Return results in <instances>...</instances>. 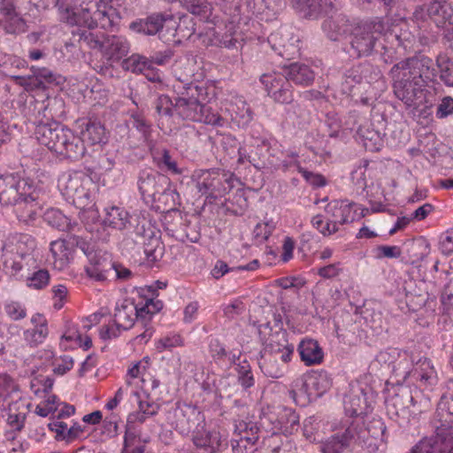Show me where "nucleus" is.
<instances>
[{
  "instance_id": "42",
  "label": "nucleus",
  "mask_w": 453,
  "mask_h": 453,
  "mask_svg": "<svg viewBox=\"0 0 453 453\" xmlns=\"http://www.w3.org/2000/svg\"><path fill=\"white\" fill-rule=\"evenodd\" d=\"M81 134L83 142L87 141L92 145L99 144L105 140V128L98 121L88 120Z\"/></svg>"
},
{
  "instance_id": "49",
  "label": "nucleus",
  "mask_w": 453,
  "mask_h": 453,
  "mask_svg": "<svg viewBox=\"0 0 453 453\" xmlns=\"http://www.w3.org/2000/svg\"><path fill=\"white\" fill-rule=\"evenodd\" d=\"M185 8L194 15L207 17L211 12L208 0H182Z\"/></svg>"
},
{
  "instance_id": "9",
  "label": "nucleus",
  "mask_w": 453,
  "mask_h": 453,
  "mask_svg": "<svg viewBox=\"0 0 453 453\" xmlns=\"http://www.w3.org/2000/svg\"><path fill=\"white\" fill-rule=\"evenodd\" d=\"M388 29V23L376 18L354 28L349 40L351 49L357 57L372 53L376 42Z\"/></svg>"
},
{
  "instance_id": "61",
  "label": "nucleus",
  "mask_w": 453,
  "mask_h": 453,
  "mask_svg": "<svg viewBox=\"0 0 453 453\" xmlns=\"http://www.w3.org/2000/svg\"><path fill=\"white\" fill-rule=\"evenodd\" d=\"M19 388L15 380L7 373H0V396L4 398L12 393H18Z\"/></svg>"
},
{
  "instance_id": "51",
  "label": "nucleus",
  "mask_w": 453,
  "mask_h": 453,
  "mask_svg": "<svg viewBox=\"0 0 453 453\" xmlns=\"http://www.w3.org/2000/svg\"><path fill=\"white\" fill-rule=\"evenodd\" d=\"M57 7L60 17L65 22L71 25H76L77 17L76 11L77 6L74 7L72 4V0H58Z\"/></svg>"
},
{
  "instance_id": "13",
  "label": "nucleus",
  "mask_w": 453,
  "mask_h": 453,
  "mask_svg": "<svg viewBox=\"0 0 453 453\" xmlns=\"http://www.w3.org/2000/svg\"><path fill=\"white\" fill-rule=\"evenodd\" d=\"M70 240L72 244L80 248L88 258V264L85 266L87 275L96 281L106 280L114 266L109 257L101 252H88L89 244L82 237L73 234Z\"/></svg>"
},
{
  "instance_id": "28",
  "label": "nucleus",
  "mask_w": 453,
  "mask_h": 453,
  "mask_svg": "<svg viewBox=\"0 0 453 453\" xmlns=\"http://www.w3.org/2000/svg\"><path fill=\"white\" fill-rule=\"evenodd\" d=\"M163 308V303L160 300L153 298L148 299L143 306L140 308V317L142 318V327L144 332L138 334L135 340L140 342H147L151 338L153 331L150 326L152 316Z\"/></svg>"
},
{
  "instance_id": "62",
  "label": "nucleus",
  "mask_w": 453,
  "mask_h": 453,
  "mask_svg": "<svg viewBox=\"0 0 453 453\" xmlns=\"http://www.w3.org/2000/svg\"><path fill=\"white\" fill-rule=\"evenodd\" d=\"M4 311L12 320H20L27 316V310L19 302L11 301L4 304Z\"/></svg>"
},
{
  "instance_id": "7",
  "label": "nucleus",
  "mask_w": 453,
  "mask_h": 453,
  "mask_svg": "<svg viewBox=\"0 0 453 453\" xmlns=\"http://www.w3.org/2000/svg\"><path fill=\"white\" fill-rule=\"evenodd\" d=\"M433 432L428 437L453 453V397L443 395L438 403L437 409L430 420Z\"/></svg>"
},
{
  "instance_id": "22",
  "label": "nucleus",
  "mask_w": 453,
  "mask_h": 453,
  "mask_svg": "<svg viewBox=\"0 0 453 453\" xmlns=\"http://www.w3.org/2000/svg\"><path fill=\"white\" fill-rule=\"evenodd\" d=\"M415 405L411 390L408 388H400L395 395L386 400V407L391 418H407L414 413L411 406Z\"/></svg>"
},
{
  "instance_id": "3",
  "label": "nucleus",
  "mask_w": 453,
  "mask_h": 453,
  "mask_svg": "<svg viewBox=\"0 0 453 453\" xmlns=\"http://www.w3.org/2000/svg\"><path fill=\"white\" fill-rule=\"evenodd\" d=\"M35 135L40 144L63 158L79 160L85 154L86 149L81 138L59 122L38 124Z\"/></svg>"
},
{
  "instance_id": "23",
  "label": "nucleus",
  "mask_w": 453,
  "mask_h": 453,
  "mask_svg": "<svg viewBox=\"0 0 453 453\" xmlns=\"http://www.w3.org/2000/svg\"><path fill=\"white\" fill-rule=\"evenodd\" d=\"M293 344L288 342L286 331H277L268 337L261 353L281 357L282 360H291Z\"/></svg>"
},
{
  "instance_id": "53",
  "label": "nucleus",
  "mask_w": 453,
  "mask_h": 453,
  "mask_svg": "<svg viewBox=\"0 0 453 453\" xmlns=\"http://www.w3.org/2000/svg\"><path fill=\"white\" fill-rule=\"evenodd\" d=\"M49 334L48 327L37 326L24 331V339L31 347L42 343Z\"/></svg>"
},
{
  "instance_id": "63",
  "label": "nucleus",
  "mask_w": 453,
  "mask_h": 453,
  "mask_svg": "<svg viewBox=\"0 0 453 453\" xmlns=\"http://www.w3.org/2000/svg\"><path fill=\"white\" fill-rule=\"evenodd\" d=\"M131 119L133 127L147 140L150 135L151 125L139 113L132 114Z\"/></svg>"
},
{
  "instance_id": "18",
  "label": "nucleus",
  "mask_w": 453,
  "mask_h": 453,
  "mask_svg": "<svg viewBox=\"0 0 453 453\" xmlns=\"http://www.w3.org/2000/svg\"><path fill=\"white\" fill-rule=\"evenodd\" d=\"M364 416H349L342 418V449L349 448L354 450L363 447L366 440Z\"/></svg>"
},
{
  "instance_id": "57",
  "label": "nucleus",
  "mask_w": 453,
  "mask_h": 453,
  "mask_svg": "<svg viewBox=\"0 0 453 453\" xmlns=\"http://www.w3.org/2000/svg\"><path fill=\"white\" fill-rule=\"evenodd\" d=\"M382 35L386 36L387 40L392 44L395 42L396 46L403 47L405 50L411 46V35L409 33L398 34L395 28L389 29L388 26L387 31Z\"/></svg>"
},
{
  "instance_id": "1",
  "label": "nucleus",
  "mask_w": 453,
  "mask_h": 453,
  "mask_svg": "<svg viewBox=\"0 0 453 453\" xmlns=\"http://www.w3.org/2000/svg\"><path fill=\"white\" fill-rule=\"evenodd\" d=\"M395 96L407 108H417L426 88L437 83L434 60L424 54L406 58L388 72Z\"/></svg>"
},
{
  "instance_id": "46",
  "label": "nucleus",
  "mask_w": 453,
  "mask_h": 453,
  "mask_svg": "<svg viewBox=\"0 0 453 453\" xmlns=\"http://www.w3.org/2000/svg\"><path fill=\"white\" fill-rule=\"evenodd\" d=\"M357 132L362 138L365 150L371 151L380 150L382 142L380 132L371 129L369 127L365 126H360Z\"/></svg>"
},
{
  "instance_id": "56",
  "label": "nucleus",
  "mask_w": 453,
  "mask_h": 453,
  "mask_svg": "<svg viewBox=\"0 0 453 453\" xmlns=\"http://www.w3.org/2000/svg\"><path fill=\"white\" fill-rule=\"evenodd\" d=\"M311 224L323 235H329L338 230V223L336 221L325 220L320 215L314 216L311 219Z\"/></svg>"
},
{
  "instance_id": "39",
  "label": "nucleus",
  "mask_w": 453,
  "mask_h": 453,
  "mask_svg": "<svg viewBox=\"0 0 453 453\" xmlns=\"http://www.w3.org/2000/svg\"><path fill=\"white\" fill-rule=\"evenodd\" d=\"M43 218L47 224L61 231H74L78 226L75 222L72 223L71 219L58 209H48Z\"/></svg>"
},
{
  "instance_id": "36",
  "label": "nucleus",
  "mask_w": 453,
  "mask_h": 453,
  "mask_svg": "<svg viewBox=\"0 0 453 453\" xmlns=\"http://www.w3.org/2000/svg\"><path fill=\"white\" fill-rule=\"evenodd\" d=\"M33 251H28L27 255H24L15 260L14 266H4V268L14 277L20 280H26L25 275L32 273L38 268L39 265L36 258L32 254Z\"/></svg>"
},
{
  "instance_id": "26",
  "label": "nucleus",
  "mask_w": 453,
  "mask_h": 453,
  "mask_svg": "<svg viewBox=\"0 0 453 453\" xmlns=\"http://www.w3.org/2000/svg\"><path fill=\"white\" fill-rule=\"evenodd\" d=\"M271 41L274 42V48L279 50V55L287 59H291L300 54V40L288 31L281 34L271 35Z\"/></svg>"
},
{
  "instance_id": "44",
  "label": "nucleus",
  "mask_w": 453,
  "mask_h": 453,
  "mask_svg": "<svg viewBox=\"0 0 453 453\" xmlns=\"http://www.w3.org/2000/svg\"><path fill=\"white\" fill-rule=\"evenodd\" d=\"M278 422L285 433L292 434L299 426V415L288 407H281L278 413Z\"/></svg>"
},
{
  "instance_id": "19",
  "label": "nucleus",
  "mask_w": 453,
  "mask_h": 453,
  "mask_svg": "<svg viewBox=\"0 0 453 453\" xmlns=\"http://www.w3.org/2000/svg\"><path fill=\"white\" fill-rule=\"evenodd\" d=\"M59 187L64 196L72 200L77 208L85 209L90 204V194L84 188L81 176L77 174L63 176L59 180Z\"/></svg>"
},
{
  "instance_id": "34",
  "label": "nucleus",
  "mask_w": 453,
  "mask_h": 453,
  "mask_svg": "<svg viewBox=\"0 0 453 453\" xmlns=\"http://www.w3.org/2000/svg\"><path fill=\"white\" fill-rule=\"evenodd\" d=\"M412 376L423 387L434 386L438 380L434 367L427 358L419 359L417 362L412 371Z\"/></svg>"
},
{
  "instance_id": "24",
  "label": "nucleus",
  "mask_w": 453,
  "mask_h": 453,
  "mask_svg": "<svg viewBox=\"0 0 453 453\" xmlns=\"http://www.w3.org/2000/svg\"><path fill=\"white\" fill-rule=\"evenodd\" d=\"M351 388L349 394L344 396V417L349 416H366V398L363 389L357 385L350 384Z\"/></svg>"
},
{
  "instance_id": "14",
  "label": "nucleus",
  "mask_w": 453,
  "mask_h": 453,
  "mask_svg": "<svg viewBox=\"0 0 453 453\" xmlns=\"http://www.w3.org/2000/svg\"><path fill=\"white\" fill-rule=\"evenodd\" d=\"M167 422L180 434H192L204 421L202 412L195 406L178 404L167 412Z\"/></svg>"
},
{
  "instance_id": "59",
  "label": "nucleus",
  "mask_w": 453,
  "mask_h": 453,
  "mask_svg": "<svg viewBox=\"0 0 453 453\" xmlns=\"http://www.w3.org/2000/svg\"><path fill=\"white\" fill-rule=\"evenodd\" d=\"M238 381L245 389L254 386L255 379L250 370V365L245 361L238 365Z\"/></svg>"
},
{
  "instance_id": "52",
  "label": "nucleus",
  "mask_w": 453,
  "mask_h": 453,
  "mask_svg": "<svg viewBox=\"0 0 453 453\" xmlns=\"http://www.w3.org/2000/svg\"><path fill=\"white\" fill-rule=\"evenodd\" d=\"M150 60L140 55H132L124 62L125 68L132 73H142L150 67Z\"/></svg>"
},
{
  "instance_id": "6",
  "label": "nucleus",
  "mask_w": 453,
  "mask_h": 453,
  "mask_svg": "<svg viewBox=\"0 0 453 453\" xmlns=\"http://www.w3.org/2000/svg\"><path fill=\"white\" fill-rule=\"evenodd\" d=\"M192 180L201 195L218 198L234 188V174L219 168L198 169L193 173Z\"/></svg>"
},
{
  "instance_id": "50",
  "label": "nucleus",
  "mask_w": 453,
  "mask_h": 453,
  "mask_svg": "<svg viewBox=\"0 0 453 453\" xmlns=\"http://www.w3.org/2000/svg\"><path fill=\"white\" fill-rule=\"evenodd\" d=\"M157 166L171 174L181 175L183 173V169L178 166L176 160L173 158L166 149L163 150L161 157L157 161Z\"/></svg>"
},
{
  "instance_id": "25",
  "label": "nucleus",
  "mask_w": 453,
  "mask_h": 453,
  "mask_svg": "<svg viewBox=\"0 0 453 453\" xmlns=\"http://www.w3.org/2000/svg\"><path fill=\"white\" fill-rule=\"evenodd\" d=\"M192 441L196 447L207 449L210 453H215L221 447V434L216 430H206L205 422L198 426L191 434Z\"/></svg>"
},
{
  "instance_id": "43",
  "label": "nucleus",
  "mask_w": 453,
  "mask_h": 453,
  "mask_svg": "<svg viewBox=\"0 0 453 453\" xmlns=\"http://www.w3.org/2000/svg\"><path fill=\"white\" fill-rule=\"evenodd\" d=\"M342 81V93L353 96L356 90L360 91V85L363 80L359 67H353L346 72Z\"/></svg>"
},
{
  "instance_id": "21",
  "label": "nucleus",
  "mask_w": 453,
  "mask_h": 453,
  "mask_svg": "<svg viewBox=\"0 0 453 453\" xmlns=\"http://www.w3.org/2000/svg\"><path fill=\"white\" fill-rule=\"evenodd\" d=\"M27 186V182L18 175L0 176V203L6 206L15 205L23 196H26Z\"/></svg>"
},
{
  "instance_id": "64",
  "label": "nucleus",
  "mask_w": 453,
  "mask_h": 453,
  "mask_svg": "<svg viewBox=\"0 0 453 453\" xmlns=\"http://www.w3.org/2000/svg\"><path fill=\"white\" fill-rule=\"evenodd\" d=\"M24 28V20L16 15L9 17L4 24V29L8 34H18L23 32Z\"/></svg>"
},
{
  "instance_id": "17",
  "label": "nucleus",
  "mask_w": 453,
  "mask_h": 453,
  "mask_svg": "<svg viewBox=\"0 0 453 453\" xmlns=\"http://www.w3.org/2000/svg\"><path fill=\"white\" fill-rule=\"evenodd\" d=\"M35 247L34 238L24 234H15L8 236L2 246V260L4 266H14L15 260Z\"/></svg>"
},
{
  "instance_id": "29",
  "label": "nucleus",
  "mask_w": 453,
  "mask_h": 453,
  "mask_svg": "<svg viewBox=\"0 0 453 453\" xmlns=\"http://www.w3.org/2000/svg\"><path fill=\"white\" fill-rule=\"evenodd\" d=\"M283 71L288 81L296 85L310 86L315 79L314 72L308 65L303 63H290L283 66Z\"/></svg>"
},
{
  "instance_id": "60",
  "label": "nucleus",
  "mask_w": 453,
  "mask_h": 453,
  "mask_svg": "<svg viewBox=\"0 0 453 453\" xmlns=\"http://www.w3.org/2000/svg\"><path fill=\"white\" fill-rule=\"evenodd\" d=\"M155 109L158 115L171 117L174 112V103L168 96L162 95L156 100Z\"/></svg>"
},
{
  "instance_id": "58",
  "label": "nucleus",
  "mask_w": 453,
  "mask_h": 453,
  "mask_svg": "<svg viewBox=\"0 0 453 453\" xmlns=\"http://www.w3.org/2000/svg\"><path fill=\"white\" fill-rule=\"evenodd\" d=\"M34 74L33 79H36L39 81L36 89H45L48 84L55 82L56 78L53 73L47 68H36L33 67Z\"/></svg>"
},
{
  "instance_id": "15",
  "label": "nucleus",
  "mask_w": 453,
  "mask_h": 453,
  "mask_svg": "<svg viewBox=\"0 0 453 453\" xmlns=\"http://www.w3.org/2000/svg\"><path fill=\"white\" fill-rule=\"evenodd\" d=\"M141 223L136 226V230L130 231V238L135 244L142 246L149 261H157L163 256L164 245L148 220H142Z\"/></svg>"
},
{
  "instance_id": "48",
  "label": "nucleus",
  "mask_w": 453,
  "mask_h": 453,
  "mask_svg": "<svg viewBox=\"0 0 453 453\" xmlns=\"http://www.w3.org/2000/svg\"><path fill=\"white\" fill-rule=\"evenodd\" d=\"M26 276L27 285L35 289H42L50 283V273L47 269H42L38 266L37 269L32 273H28Z\"/></svg>"
},
{
  "instance_id": "33",
  "label": "nucleus",
  "mask_w": 453,
  "mask_h": 453,
  "mask_svg": "<svg viewBox=\"0 0 453 453\" xmlns=\"http://www.w3.org/2000/svg\"><path fill=\"white\" fill-rule=\"evenodd\" d=\"M289 361L290 360H282L281 357L261 353L258 364L262 372L265 376L278 379L284 375Z\"/></svg>"
},
{
  "instance_id": "16",
  "label": "nucleus",
  "mask_w": 453,
  "mask_h": 453,
  "mask_svg": "<svg viewBox=\"0 0 453 453\" xmlns=\"http://www.w3.org/2000/svg\"><path fill=\"white\" fill-rule=\"evenodd\" d=\"M267 96L275 103L291 104L294 100L292 86L284 73L272 72L260 76Z\"/></svg>"
},
{
  "instance_id": "27",
  "label": "nucleus",
  "mask_w": 453,
  "mask_h": 453,
  "mask_svg": "<svg viewBox=\"0 0 453 453\" xmlns=\"http://www.w3.org/2000/svg\"><path fill=\"white\" fill-rule=\"evenodd\" d=\"M235 429L241 434V439L232 440L231 446L234 453H243L242 448H247V444L254 445L258 440V427L256 423L242 420L235 425Z\"/></svg>"
},
{
  "instance_id": "8",
  "label": "nucleus",
  "mask_w": 453,
  "mask_h": 453,
  "mask_svg": "<svg viewBox=\"0 0 453 453\" xmlns=\"http://www.w3.org/2000/svg\"><path fill=\"white\" fill-rule=\"evenodd\" d=\"M329 388L330 381L326 374L309 373L295 380L289 396L296 404L304 407L323 395Z\"/></svg>"
},
{
  "instance_id": "55",
  "label": "nucleus",
  "mask_w": 453,
  "mask_h": 453,
  "mask_svg": "<svg viewBox=\"0 0 453 453\" xmlns=\"http://www.w3.org/2000/svg\"><path fill=\"white\" fill-rule=\"evenodd\" d=\"M64 102L58 97H48L44 106V117L48 119L60 118L64 113Z\"/></svg>"
},
{
  "instance_id": "30",
  "label": "nucleus",
  "mask_w": 453,
  "mask_h": 453,
  "mask_svg": "<svg viewBox=\"0 0 453 453\" xmlns=\"http://www.w3.org/2000/svg\"><path fill=\"white\" fill-rule=\"evenodd\" d=\"M426 14L438 27L453 26V6L446 1L434 0L426 9Z\"/></svg>"
},
{
  "instance_id": "2",
  "label": "nucleus",
  "mask_w": 453,
  "mask_h": 453,
  "mask_svg": "<svg viewBox=\"0 0 453 453\" xmlns=\"http://www.w3.org/2000/svg\"><path fill=\"white\" fill-rule=\"evenodd\" d=\"M174 88L179 95L175 98L174 112L179 118L211 126L224 125V119L203 104L207 96L204 87L179 80Z\"/></svg>"
},
{
  "instance_id": "40",
  "label": "nucleus",
  "mask_w": 453,
  "mask_h": 453,
  "mask_svg": "<svg viewBox=\"0 0 453 453\" xmlns=\"http://www.w3.org/2000/svg\"><path fill=\"white\" fill-rule=\"evenodd\" d=\"M325 12L331 14L328 16L322 24V30L326 34V37L331 41H338L340 32L338 24L337 10L334 5L330 3L325 4Z\"/></svg>"
},
{
  "instance_id": "38",
  "label": "nucleus",
  "mask_w": 453,
  "mask_h": 453,
  "mask_svg": "<svg viewBox=\"0 0 453 453\" xmlns=\"http://www.w3.org/2000/svg\"><path fill=\"white\" fill-rule=\"evenodd\" d=\"M27 405L20 396L8 403L9 415L7 423L17 431H20L24 426Z\"/></svg>"
},
{
  "instance_id": "32",
  "label": "nucleus",
  "mask_w": 453,
  "mask_h": 453,
  "mask_svg": "<svg viewBox=\"0 0 453 453\" xmlns=\"http://www.w3.org/2000/svg\"><path fill=\"white\" fill-rule=\"evenodd\" d=\"M15 205L18 219L27 224L33 222L42 211L41 205L32 194L26 193Z\"/></svg>"
},
{
  "instance_id": "4",
  "label": "nucleus",
  "mask_w": 453,
  "mask_h": 453,
  "mask_svg": "<svg viewBox=\"0 0 453 453\" xmlns=\"http://www.w3.org/2000/svg\"><path fill=\"white\" fill-rule=\"evenodd\" d=\"M71 35L73 44L98 51L108 60H119L129 51V42L123 36L81 28L71 31Z\"/></svg>"
},
{
  "instance_id": "54",
  "label": "nucleus",
  "mask_w": 453,
  "mask_h": 453,
  "mask_svg": "<svg viewBox=\"0 0 453 453\" xmlns=\"http://www.w3.org/2000/svg\"><path fill=\"white\" fill-rule=\"evenodd\" d=\"M366 435L369 434L372 438L383 441L385 440V433L387 426L380 418H372L369 420L366 426H365Z\"/></svg>"
},
{
  "instance_id": "45",
  "label": "nucleus",
  "mask_w": 453,
  "mask_h": 453,
  "mask_svg": "<svg viewBox=\"0 0 453 453\" xmlns=\"http://www.w3.org/2000/svg\"><path fill=\"white\" fill-rule=\"evenodd\" d=\"M293 6L301 15L310 19H317L321 11H325L322 0H296Z\"/></svg>"
},
{
  "instance_id": "35",
  "label": "nucleus",
  "mask_w": 453,
  "mask_h": 453,
  "mask_svg": "<svg viewBox=\"0 0 453 453\" xmlns=\"http://www.w3.org/2000/svg\"><path fill=\"white\" fill-rule=\"evenodd\" d=\"M355 312H358L360 314L366 326L375 334L381 333L385 328L386 320L379 309H376L372 305L365 304L359 311L358 308L356 307Z\"/></svg>"
},
{
  "instance_id": "31",
  "label": "nucleus",
  "mask_w": 453,
  "mask_h": 453,
  "mask_svg": "<svg viewBox=\"0 0 453 453\" xmlns=\"http://www.w3.org/2000/svg\"><path fill=\"white\" fill-rule=\"evenodd\" d=\"M297 351L302 362L307 366L319 365L323 361V350L316 340L310 338L302 340Z\"/></svg>"
},
{
  "instance_id": "11",
  "label": "nucleus",
  "mask_w": 453,
  "mask_h": 453,
  "mask_svg": "<svg viewBox=\"0 0 453 453\" xmlns=\"http://www.w3.org/2000/svg\"><path fill=\"white\" fill-rule=\"evenodd\" d=\"M134 32L146 35H158L160 40L167 42L175 36L176 22L172 15L163 13H152L129 26Z\"/></svg>"
},
{
  "instance_id": "41",
  "label": "nucleus",
  "mask_w": 453,
  "mask_h": 453,
  "mask_svg": "<svg viewBox=\"0 0 453 453\" xmlns=\"http://www.w3.org/2000/svg\"><path fill=\"white\" fill-rule=\"evenodd\" d=\"M397 357L402 358V360L399 362L397 366H393L394 370L401 369V364L403 361L406 362L407 364L409 362H413L412 357L408 351L404 350L403 352H400L397 349H388L380 351L376 356V360L381 365H390L395 363Z\"/></svg>"
},
{
  "instance_id": "47",
  "label": "nucleus",
  "mask_w": 453,
  "mask_h": 453,
  "mask_svg": "<svg viewBox=\"0 0 453 453\" xmlns=\"http://www.w3.org/2000/svg\"><path fill=\"white\" fill-rule=\"evenodd\" d=\"M259 262L254 259L245 265H239L237 267H229L227 264L222 260H218L211 270V275L215 279H219L226 273L234 271H255L258 268Z\"/></svg>"
},
{
  "instance_id": "12",
  "label": "nucleus",
  "mask_w": 453,
  "mask_h": 453,
  "mask_svg": "<svg viewBox=\"0 0 453 453\" xmlns=\"http://www.w3.org/2000/svg\"><path fill=\"white\" fill-rule=\"evenodd\" d=\"M169 183V180L165 175L152 169H144L139 173L137 185L139 191L144 200L150 199L156 200V196L160 195L165 197H172L173 206L177 203L175 198H179V194L170 188H165V186Z\"/></svg>"
},
{
  "instance_id": "37",
  "label": "nucleus",
  "mask_w": 453,
  "mask_h": 453,
  "mask_svg": "<svg viewBox=\"0 0 453 453\" xmlns=\"http://www.w3.org/2000/svg\"><path fill=\"white\" fill-rule=\"evenodd\" d=\"M434 64L441 81L446 87L453 88V60L446 53L441 52Z\"/></svg>"
},
{
  "instance_id": "10",
  "label": "nucleus",
  "mask_w": 453,
  "mask_h": 453,
  "mask_svg": "<svg viewBox=\"0 0 453 453\" xmlns=\"http://www.w3.org/2000/svg\"><path fill=\"white\" fill-rule=\"evenodd\" d=\"M136 320L137 326H142L140 308L133 302L124 300L118 303L115 308L114 323L112 326H104L100 328L99 335L103 340H109L118 337L121 331L130 329Z\"/></svg>"
},
{
  "instance_id": "5",
  "label": "nucleus",
  "mask_w": 453,
  "mask_h": 453,
  "mask_svg": "<svg viewBox=\"0 0 453 453\" xmlns=\"http://www.w3.org/2000/svg\"><path fill=\"white\" fill-rule=\"evenodd\" d=\"M112 0H83L77 6L75 28L94 29L97 27L114 31L118 27L120 16L112 6Z\"/></svg>"
},
{
  "instance_id": "20",
  "label": "nucleus",
  "mask_w": 453,
  "mask_h": 453,
  "mask_svg": "<svg viewBox=\"0 0 453 453\" xmlns=\"http://www.w3.org/2000/svg\"><path fill=\"white\" fill-rule=\"evenodd\" d=\"M104 211V225L118 230H127L129 238L130 231L136 230L142 220H147L137 215H130L124 208L119 206H111Z\"/></svg>"
}]
</instances>
